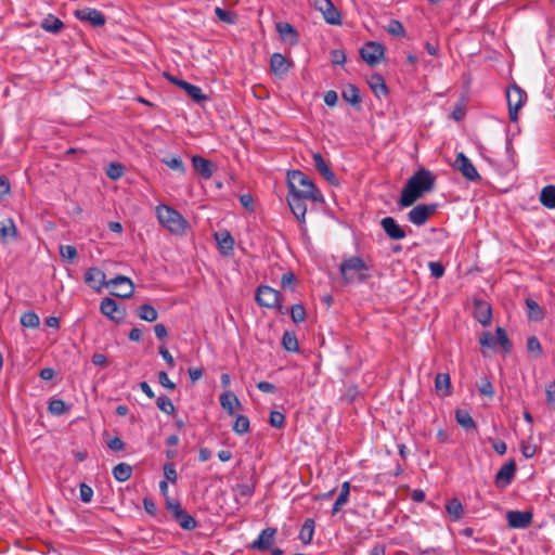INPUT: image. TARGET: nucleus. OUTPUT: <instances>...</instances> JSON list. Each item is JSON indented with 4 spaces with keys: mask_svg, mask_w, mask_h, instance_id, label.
Segmentation results:
<instances>
[{
    "mask_svg": "<svg viewBox=\"0 0 555 555\" xmlns=\"http://www.w3.org/2000/svg\"><path fill=\"white\" fill-rule=\"evenodd\" d=\"M446 509L453 521L460 520L464 515L463 505L456 498H453L447 502Z\"/></svg>",
    "mask_w": 555,
    "mask_h": 555,
    "instance_id": "29",
    "label": "nucleus"
},
{
    "mask_svg": "<svg viewBox=\"0 0 555 555\" xmlns=\"http://www.w3.org/2000/svg\"><path fill=\"white\" fill-rule=\"evenodd\" d=\"M516 474V463L511 460L505 463L495 474L494 483L498 488L504 489L511 485Z\"/></svg>",
    "mask_w": 555,
    "mask_h": 555,
    "instance_id": "16",
    "label": "nucleus"
},
{
    "mask_svg": "<svg viewBox=\"0 0 555 555\" xmlns=\"http://www.w3.org/2000/svg\"><path fill=\"white\" fill-rule=\"evenodd\" d=\"M0 238L2 243L18 238V230L12 218L0 220Z\"/></svg>",
    "mask_w": 555,
    "mask_h": 555,
    "instance_id": "23",
    "label": "nucleus"
},
{
    "mask_svg": "<svg viewBox=\"0 0 555 555\" xmlns=\"http://www.w3.org/2000/svg\"><path fill=\"white\" fill-rule=\"evenodd\" d=\"M21 324L24 327L37 328L40 324V319L36 312L28 311L22 314Z\"/></svg>",
    "mask_w": 555,
    "mask_h": 555,
    "instance_id": "41",
    "label": "nucleus"
},
{
    "mask_svg": "<svg viewBox=\"0 0 555 555\" xmlns=\"http://www.w3.org/2000/svg\"><path fill=\"white\" fill-rule=\"evenodd\" d=\"M545 395L547 403L555 404V382H552L546 386Z\"/></svg>",
    "mask_w": 555,
    "mask_h": 555,
    "instance_id": "64",
    "label": "nucleus"
},
{
    "mask_svg": "<svg viewBox=\"0 0 555 555\" xmlns=\"http://www.w3.org/2000/svg\"><path fill=\"white\" fill-rule=\"evenodd\" d=\"M85 283L96 292H101V289L105 286L107 287V281L105 280V273L95 267L89 268L85 272Z\"/></svg>",
    "mask_w": 555,
    "mask_h": 555,
    "instance_id": "19",
    "label": "nucleus"
},
{
    "mask_svg": "<svg viewBox=\"0 0 555 555\" xmlns=\"http://www.w3.org/2000/svg\"><path fill=\"white\" fill-rule=\"evenodd\" d=\"M237 498H250L255 492V486L251 483H238L234 488Z\"/></svg>",
    "mask_w": 555,
    "mask_h": 555,
    "instance_id": "50",
    "label": "nucleus"
},
{
    "mask_svg": "<svg viewBox=\"0 0 555 555\" xmlns=\"http://www.w3.org/2000/svg\"><path fill=\"white\" fill-rule=\"evenodd\" d=\"M314 533V520L312 518H307L301 526L298 538L305 544H309L313 539Z\"/></svg>",
    "mask_w": 555,
    "mask_h": 555,
    "instance_id": "33",
    "label": "nucleus"
},
{
    "mask_svg": "<svg viewBox=\"0 0 555 555\" xmlns=\"http://www.w3.org/2000/svg\"><path fill=\"white\" fill-rule=\"evenodd\" d=\"M276 528L268 527L263 529L258 538L250 544V548L264 552L271 548L274 544Z\"/></svg>",
    "mask_w": 555,
    "mask_h": 555,
    "instance_id": "17",
    "label": "nucleus"
},
{
    "mask_svg": "<svg viewBox=\"0 0 555 555\" xmlns=\"http://www.w3.org/2000/svg\"><path fill=\"white\" fill-rule=\"evenodd\" d=\"M80 500L85 503H89L93 496V490L87 483H81L79 487Z\"/></svg>",
    "mask_w": 555,
    "mask_h": 555,
    "instance_id": "60",
    "label": "nucleus"
},
{
    "mask_svg": "<svg viewBox=\"0 0 555 555\" xmlns=\"http://www.w3.org/2000/svg\"><path fill=\"white\" fill-rule=\"evenodd\" d=\"M282 345L287 351H297L299 348L295 334L289 332L283 334Z\"/></svg>",
    "mask_w": 555,
    "mask_h": 555,
    "instance_id": "45",
    "label": "nucleus"
},
{
    "mask_svg": "<svg viewBox=\"0 0 555 555\" xmlns=\"http://www.w3.org/2000/svg\"><path fill=\"white\" fill-rule=\"evenodd\" d=\"M508 116L512 122L518 120V111L527 101V93L518 85L513 83L506 90Z\"/></svg>",
    "mask_w": 555,
    "mask_h": 555,
    "instance_id": "7",
    "label": "nucleus"
},
{
    "mask_svg": "<svg viewBox=\"0 0 555 555\" xmlns=\"http://www.w3.org/2000/svg\"><path fill=\"white\" fill-rule=\"evenodd\" d=\"M75 16L82 22L90 23L93 27H102L106 22L105 15L101 11L91 8L77 10Z\"/></svg>",
    "mask_w": 555,
    "mask_h": 555,
    "instance_id": "18",
    "label": "nucleus"
},
{
    "mask_svg": "<svg viewBox=\"0 0 555 555\" xmlns=\"http://www.w3.org/2000/svg\"><path fill=\"white\" fill-rule=\"evenodd\" d=\"M215 14L223 23L234 24L236 22V14L222 8H215Z\"/></svg>",
    "mask_w": 555,
    "mask_h": 555,
    "instance_id": "48",
    "label": "nucleus"
},
{
    "mask_svg": "<svg viewBox=\"0 0 555 555\" xmlns=\"http://www.w3.org/2000/svg\"><path fill=\"white\" fill-rule=\"evenodd\" d=\"M540 202L548 209L555 208V185H546L541 190Z\"/></svg>",
    "mask_w": 555,
    "mask_h": 555,
    "instance_id": "31",
    "label": "nucleus"
},
{
    "mask_svg": "<svg viewBox=\"0 0 555 555\" xmlns=\"http://www.w3.org/2000/svg\"><path fill=\"white\" fill-rule=\"evenodd\" d=\"M527 350L535 358H540L543 353L542 346L535 336H530L527 339Z\"/></svg>",
    "mask_w": 555,
    "mask_h": 555,
    "instance_id": "47",
    "label": "nucleus"
},
{
    "mask_svg": "<svg viewBox=\"0 0 555 555\" xmlns=\"http://www.w3.org/2000/svg\"><path fill=\"white\" fill-rule=\"evenodd\" d=\"M343 99L352 104V105H358L360 104L361 102V96H360V93H359V89L354 86V85H348L344 90H343Z\"/></svg>",
    "mask_w": 555,
    "mask_h": 555,
    "instance_id": "37",
    "label": "nucleus"
},
{
    "mask_svg": "<svg viewBox=\"0 0 555 555\" xmlns=\"http://www.w3.org/2000/svg\"><path fill=\"white\" fill-rule=\"evenodd\" d=\"M176 520L179 522L182 529L184 530H193L196 528L197 522L193 516L185 513L184 511L177 515Z\"/></svg>",
    "mask_w": 555,
    "mask_h": 555,
    "instance_id": "40",
    "label": "nucleus"
},
{
    "mask_svg": "<svg viewBox=\"0 0 555 555\" xmlns=\"http://www.w3.org/2000/svg\"><path fill=\"white\" fill-rule=\"evenodd\" d=\"M491 308L489 305L483 301L475 302V318L480 324L483 326L489 325L491 322Z\"/></svg>",
    "mask_w": 555,
    "mask_h": 555,
    "instance_id": "28",
    "label": "nucleus"
},
{
    "mask_svg": "<svg viewBox=\"0 0 555 555\" xmlns=\"http://www.w3.org/2000/svg\"><path fill=\"white\" fill-rule=\"evenodd\" d=\"M63 27L64 23L52 14H49L41 23V28L51 34H59Z\"/></svg>",
    "mask_w": 555,
    "mask_h": 555,
    "instance_id": "30",
    "label": "nucleus"
},
{
    "mask_svg": "<svg viewBox=\"0 0 555 555\" xmlns=\"http://www.w3.org/2000/svg\"><path fill=\"white\" fill-rule=\"evenodd\" d=\"M315 9L319 10L326 23L331 25H340L341 16L331 0H317Z\"/></svg>",
    "mask_w": 555,
    "mask_h": 555,
    "instance_id": "14",
    "label": "nucleus"
},
{
    "mask_svg": "<svg viewBox=\"0 0 555 555\" xmlns=\"http://www.w3.org/2000/svg\"><path fill=\"white\" fill-rule=\"evenodd\" d=\"M289 313L294 323H301L306 320V310L302 305H293L291 307Z\"/></svg>",
    "mask_w": 555,
    "mask_h": 555,
    "instance_id": "49",
    "label": "nucleus"
},
{
    "mask_svg": "<svg viewBox=\"0 0 555 555\" xmlns=\"http://www.w3.org/2000/svg\"><path fill=\"white\" fill-rule=\"evenodd\" d=\"M339 272L346 284H362L370 278V267L358 256L345 259L339 264Z\"/></svg>",
    "mask_w": 555,
    "mask_h": 555,
    "instance_id": "3",
    "label": "nucleus"
},
{
    "mask_svg": "<svg viewBox=\"0 0 555 555\" xmlns=\"http://www.w3.org/2000/svg\"><path fill=\"white\" fill-rule=\"evenodd\" d=\"M435 388L438 392H441L443 396H449L451 393L450 375L446 373H438L435 378Z\"/></svg>",
    "mask_w": 555,
    "mask_h": 555,
    "instance_id": "32",
    "label": "nucleus"
},
{
    "mask_svg": "<svg viewBox=\"0 0 555 555\" xmlns=\"http://www.w3.org/2000/svg\"><path fill=\"white\" fill-rule=\"evenodd\" d=\"M48 410L53 415H62L66 413L69 408L62 399H53L49 402Z\"/></svg>",
    "mask_w": 555,
    "mask_h": 555,
    "instance_id": "44",
    "label": "nucleus"
},
{
    "mask_svg": "<svg viewBox=\"0 0 555 555\" xmlns=\"http://www.w3.org/2000/svg\"><path fill=\"white\" fill-rule=\"evenodd\" d=\"M155 212L159 223L172 234L183 235L189 228L185 218L168 205L160 204L156 206Z\"/></svg>",
    "mask_w": 555,
    "mask_h": 555,
    "instance_id": "4",
    "label": "nucleus"
},
{
    "mask_svg": "<svg viewBox=\"0 0 555 555\" xmlns=\"http://www.w3.org/2000/svg\"><path fill=\"white\" fill-rule=\"evenodd\" d=\"M478 390L481 395L489 397L490 399L494 396V389L491 382L487 378H483L478 386Z\"/></svg>",
    "mask_w": 555,
    "mask_h": 555,
    "instance_id": "56",
    "label": "nucleus"
},
{
    "mask_svg": "<svg viewBox=\"0 0 555 555\" xmlns=\"http://www.w3.org/2000/svg\"><path fill=\"white\" fill-rule=\"evenodd\" d=\"M137 315L143 321L154 322L157 320L158 313L152 305L144 304L138 308Z\"/></svg>",
    "mask_w": 555,
    "mask_h": 555,
    "instance_id": "36",
    "label": "nucleus"
},
{
    "mask_svg": "<svg viewBox=\"0 0 555 555\" xmlns=\"http://www.w3.org/2000/svg\"><path fill=\"white\" fill-rule=\"evenodd\" d=\"M163 472L165 476V480L175 483L177 481V470L176 466L172 462L165 463L163 466Z\"/></svg>",
    "mask_w": 555,
    "mask_h": 555,
    "instance_id": "54",
    "label": "nucleus"
},
{
    "mask_svg": "<svg viewBox=\"0 0 555 555\" xmlns=\"http://www.w3.org/2000/svg\"><path fill=\"white\" fill-rule=\"evenodd\" d=\"M166 78L173 85L183 89L194 102L202 103L207 100V96L199 87L169 74H166Z\"/></svg>",
    "mask_w": 555,
    "mask_h": 555,
    "instance_id": "13",
    "label": "nucleus"
},
{
    "mask_svg": "<svg viewBox=\"0 0 555 555\" xmlns=\"http://www.w3.org/2000/svg\"><path fill=\"white\" fill-rule=\"evenodd\" d=\"M526 307L528 309V317L530 320L539 321L543 318V312L541 307L533 299H526Z\"/></svg>",
    "mask_w": 555,
    "mask_h": 555,
    "instance_id": "39",
    "label": "nucleus"
},
{
    "mask_svg": "<svg viewBox=\"0 0 555 555\" xmlns=\"http://www.w3.org/2000/svg\"><path fill=\"white\" fill-rule=\"evenodd\" d=\"M520 451L526 459H531L537 452V446L530 442L521 441Z\"/></svg>",
    "mask_w": 555,
    "mask_h": 555,
    "instance_id": "58",
    "label": "nucleus"
},
{
    "mask_svg": "<svg viewBox=\"0 0 555 555\" xmlns=\"http://www.w3.org/2000/svg\"><path fill=\"white\" fill-rule=\"evenodd\" d=\"M331 61L333 64L343 65L346 62V54L343 50H333L331 52Z\"/></svg>",
    "mask_w": 555,
    "mask_h": 555,
    "instance_id": "63",
    "label": "nucleus"
},
{
    "mask_svg": "<svg viewBox=\"0 0 555 555\" xmlns=\"http://www.w3.org/2000/svg\"><path fill=\"white\" fill-rule=\"evenodd\" d=\"M380 227L390 240L399 241L406 236L404 229L400 227L396 219L392 217L383 218L380 220Z\"/></svg>",
    "mask_w": 555,
    "mask_h": 555,
    "instance_id": "20",
    "label": "nucleus"
},
{
    "mask_svg": "<svg viewBox=\"0 0 555 555\" xmlns=\"http://www.w3.org/2000/svg\"><path fill=\"white\" fill-rule=\"evenodd\" d=\"M192 165L195 169V171L203 178V179H210L212 176V164L210 160L199 156L194 155L192 157Z\"/></svg>",
    "mask_w": 555,
    "mask_h": 555,
    "instance_id": "24",
    "label": "nucleus"
},
{
    "mask_svg": "<svg viewBox=\"0 0 555 555\" xmlns=\"http://www.w3.org/2000/svg\"><path fill=\"white\" fill-rule=\"evenodd\" d=\"M348 499L349 494L339 492V495L333 505L332 515L337 514L343 508V506L348 502Z\"/></svg>",
    "mask_w": 555,
    "mask_h": 555,
    "instance_id": "62",
    "label": "nucleus"
},
{
    "mask_svg": "<svg viewBox=\"0 0 555 555\" xmlns=\"http://www.w3.org/2000/svg\"><path fill=\"white\" fill-rule=\"evenodd\" d=\"M455 420L460 426L467 430L476 428V423L467 411L457 410L455 413Z\"/></svg>",
    "mask_w": 555,
    "mask_h": 555,
    "instance_id": "38",
    "label": "nucleus"
},
{
    "mask_svg": "<svg viewBox=\"0 0 555 555\" xmlns=\"http://www.w3.org/2000/svg\"><path fill=\"white\" fill-rule=\"evenodd\" d=\"M360 54L365 63L374 66L378 64L384 56V47L380 43L370 41L361 48Z\"/></svg>",
    "mask_w": 555,
    "mask_h": 555,
    "instance_id": "12",
    "label": "nucleus"
},
{
    "mask_svg": "<svg viewBox=\"0 0 555 555\" xmlns=\"http://www.w3.org/2000/svg\"><path fill=\"white\" fill-rule=\"evenodd\" d=\"M436 182V176L428 169L421 168L406 181L401 191L399 205L412 206L424 193L430 192Z\"/></svg>",
    "mask_w": 555,
    "mask_h": 555,
    "instance_id": "1",
    "label": "nucleus"
},
{
    "mask_svg": "<svg viewBox=\"0 0 555 555\" xmlns=\"http://www.w3.org/2000/svg\"><path fill=\"white\" fill-rule=\"evenodd\" d=\"M292 65H293V62L288 61L281 53H273L270 57V67H271L272 73L275 76L282 77V76L286 75Z\"/></svg>",
    "mask_w": 555,
    "mask_h": 555,
    "instance_id": "21",
    "label": "nucleus"
},
{
    "mask_svg": "<svg viewBox=\"0 0 555 555\" xmlns=\"http://www.w3.org/2000/svg\"><path fill=\"white\" fill-rule=\"evenodd\" d=\"M495 336L491 332H483L479 338L482 354H486V349H494L500 346L505 352L512 349V343L503 327H496Z\"/></svg>",
    "mask_w": 555,
    "mask_h": 555,
    "instance_id": "5",
    "label": "nucleus"
},
{
    "mask_svg": "<svg viewBox=\"0 0 555 555\" xmlns=\"http://www.w3.org/2000/svg\"><path fill=\"white\" fill-rule=\"evenodd\" d=\"M163 163L166 164L172 170H176L180 173L185 172V166L179 156L163 158Z\"/></svg>",
    "mask_w": 555,
    "mask_h": 555,
    "instance_id": "52",
    "label": "nucleus"
},
{
    "mask_svg": "<svg viewBox=\"0 0 555 555\" xmlns=\"http://www.w3.org/2000/svg\"><path fill=\"white\" fill-rule=\"evenodd\" d=\"M232 429L237 435H244L249 430V420L245 415H237Z\"/></svg>",
    "mask_w": 555,
    "mask_h": 555,
    "instance_id": "43",
    "label": "nucleus"
},
{
    "mask_svg": "<svg viewBox=\"0 0 555 555\" xmlns=\"http://www.w3.org/2000/svg\"><path fill=\"white\" fill-rule=\"evenodd\" d=\"M113 476L117 481H127L132 475V467L127 463H119L113 468Z\"/></svg>",
    "mask_w": 555,
    "mask_h": 555,
    "instance_id": "34",
    "label": "nucleus"
},
{
    "mask_svg": "<svg viewBox=\"0 0 555 555\" xmlns=\"http://www.w3.org/2000/svg\"><path fill=\"white\" fill-rule=\"evenodd\" d=\"M269 423L274 428H282L285 424V416L279 411H271Z\"/></svg>",
    "mask_w": 555,
    "mask_h": 555,
    "instance_id": "55",
    "label": "nucleus"
},
{
    "mask_svg": "<svg viewBox=\"0 0 555 555\" xmlns=\"http://www.w3.org/2000/svg\"><path fill=\"white\" fill-rule=\"evenodd\" d=\"M100 311L115 323L122 322L127 314L126 309L109 297L102 299L100 304Z\"/></svg>",
    "mask_w": 555,
    "mask_h": 555,
    "instance_id": "10",
    "label": "nucleus"
},
{
    "mask_svg": "<svg viewBox=\"0 0 555 555\" xmlns=\"http://www.w3.org/2000/svg\"><path fill=\"white\" fill-rule=\"evenodd\" d=\"M216 240L218 241V245H219L220 248H222L224 250H232L233 249L234 240L230 235V233H228V232L217 233L216 234Z\"/></svg>",
    "mask_w": 555,
    "mask_h": 555,
    "instance_id": "46",
    "label": "nucleus"
},
{
    "mask_svg": "<svg viewBox=\"0 0 555 555\" xmlns=\"http://www.w3.org/2000/svg\"><path fill=\"white\" fill-rule=\"evenodd\" d=\"M255 299L260 307L278 309L281 314H284L287 311V309H284L281 304V294L270 286H258L255 294Z\"/></svg>",
    "mask_w": 555,
    "mask_h": 555,
    "instance_id": "6",
    "label": "nucleus"
},
{
    "mask_svg": "<svg viewBox=\"0 0 555 555\" xmlns=\"http://www.w3.org/2000/svg\"><path fill=\"white\" fill-rule=\"evenodd\" d=\"M288 206L300 224L306 223L307 205L305 203L308 197H304L298 194L288 193L287 197Z\"/></svg>",
    "mask_w": 555,
    "mask_h": 555,
    "instance_id": "15",
    "label": "nucleus"
},
{
    "mask_svg": "<svg viewBox=\"0 0 555 555\" xmlns=\"http://www.w3.org/2000/svg\"><path fill=\"white\" fill-rule=\"evenodd\" d=\"M437 208V204H418L409 211L408 219L411 223L421 227L428 221Z\"/></svg>",
    "mask_w": 555,
    "mask_h": 555,
    "instance_id": "11",
    "label": "nucleus"
},
{
    "mask_svg": "<svg viewBox=\"0 0 555 555\" xmlns=\"http://www.w3.org/2000/svg\"><path fill=\"white\" fill-rule=\"evenodd\" d=\"M276 31L283 40L288 41L291 44H296L298 42V33L289 23H278Z\"/></svg>",
    "mask_w": 555,
    "mask_h": 555,
    "instance_id": "26",
    "label": "nucleus"
},
{
    "mask_svg": "<svg viewBox=\"0 0 555 555\" xmlns=\"http://www.w3.org/2000/svg\"><path fill=\"white\" fill-rule=\"evenodd\" d=\"M106 176L112 180H118L124 175V167L119 163H111L106 170Z\"/></svg>",
    "mask_w": 555,
    "mask_h": 555,
    "instance_id": "51",
    "label": "nucleus"
},
{
    "mask_svg": "<svg viewBox=\"0 0 555 555\" xmlns=\"http://www.w3.org/2000/svg\"><path fill=\"white\" fill-rule=\"evenodd\" d=\"M156 405L162 412H164L168 415H172L176 412V408H175L171 399L167 396L158 397L156 400Z\"/></svg>",
    "mask_w": 555,
    "mask_h": 555,
    "instance_id": "42",
    "label": "nucleus"
},
{
    "mask_svg": "<svg viewBox=\"0 0 555 555\" xmlns=\"http://www.w3.org/2000/svg\"><path fill=\"white\" fill-rule=\"evenodd\" d=\"M312 158L318 171L325 178L326 181H328L331 184H335L337 181L336 176L326 164L322 155L320 153H314Z\"/></svg>",
    "mask_w": 555,
    "mask_h": 555,
    "instance_id": "25",
    "label": "nucleus"
},
{
    "mask_svg": "<svg viewBox=\"0 0 555 555\" xmlns=\"http://www.w3.org/2000/svg\"><path fill=\"white\" fill-rule=\"evenodd\" d=\"M506 518L509 527L526 528L531 522L532 514L529 512L509 511Z\"/></svg>",
    "mask_w": 555,
    "mask_h": 555,
    "instance_id": "22",
    "label": "nucleus"
},
{
    "mask_svg": "<svg viewBox=\"0 0 555 555\" xmlns=\"http://www.w3.org/2000/svg\"><path fill=\"white\" fill-rule=\"evenodd\" d=\"M107 287L111 288V294L115 297L128 299L133 295L134 285L132 281L124 275H117L107 281Z\"/></svg>",
    "mask_w": 555,
    "mask_h": 555,
    "instance_id": "8",
    "label": "nucleus"
},
{
    "mask_svg": "<svg viewBox=\"0 0 555 555\" xmlns=\"http://www.w3.org/2000/svg\"><path fill=\"white\" fill-rule=\"evenodd\" d=\"M158 383L166 389L172 391L176 389V384L170 380L165 371L158 372Z\"/></svg>",
    "mask_w": 555,
    "mask_h": 555,
    "instance_id": "59",
    "label": "nucleus"
},
{
    "mask_svg": "<svg viewBox=\"0 0 555 555\" xmlns=\"http://www.w3.org/2000/svg\"><path fill=\"white\" fill-rule=\"evenodd\" d=\"M219 400L222 409L230 415H234L235 409H241L242 406L237 397L231 391L221 393Z\"/></svg>",
    "mask_w": 555,
    "mask_h": 555,
    "instance_id": "27",
    "label": "nucleus"
},
{
    "mask_svg": "<svg viewBox=\"0 0 555 555\" xmlns=\"http://www.w3.org/2000/svg\"><path fill=\"white\" fill-rule=\"evenodd\" d=\"M60 256L67 261H73L77 257V249L73 245H60Z\"/></svg>",
    "mask_w": 555,
    "mask_h": 555,
    "instance_id": "53",
    "label": "nucleus"
},
{
    "mask_svg": "<svg viewBox=\"0 0 555 555\" xmlns=\"http://www.w3.org/2000/svg\"><path fill=\"white\" fill-rule=\"evenodd\" d=\"M453 167L470 182H479L481 180V176L477 171L476 167L463 152H459L456 154Z\"/></svg>",
    "mask_w": 555,
    "mask_h": 555,
    "instance_id": "9",
    "label": "nucleus"
},
{
    "mask_svg": "<svg viewBox=\"0 0 555 555\" xmlns=\"http://www.w3.org/2000/svg\"><path fill=\"white\" fill-rule=\"evenodd\" d=\"M370 86L374 92V94L378 98L385 96L388 93L387 86L385 80L380 75H373L370 80Z\"/></svg>",
    "mask_w": 555,
    "mask_h": 555,
    "instance_id": "35",
    "label": "nucleus"
},
{
    "mask_svg": "<svg viewBox=\"0 0 555 555\" xmlns=\"http://www.w3.org/2000/svg\"><path fill=\"white\" fill-rule=\"evenodd\" d=\"M387 31L393 36H403L404 35V27L401 24V22L397 20L390 21Z\"/></svg>",
    "mask_w": 555,
    "mask_h": 555,
    "instance_id": "57",
    "label": "nucleus"
},
{
    "mask_svg": "<svg viewBox=\"0 0 555 555\" xmlns=\"http://www.w3.org/2000/svg\"><path fill=\"white\" fill-rule=\"evenodd\" d=\"M288 193H294L308 197L314 203H322L324 197L321 191L309 179V177L300 170H292L287 172Z\"/></svg>",
    "mask_w": 555,
    "mask_h": 555,
    "instance_id": "2",
    "label": "nucleus"
},
{
    "mask_svg": "<svg viewBox=\"0 0 555 555\" xmlns=\"http://www.w3.org/2000/svg\"><path fill=\"white\" fill-rule=\"evenodd\" d=\"M428 267L430 270V274L436 279H439L444 274V267L442 266L441 262L431 261L429 262Z\"/></svg>",
    "mask_w": 555,
    "mask_h": 555,
    "instance_id": "61",
    "label": "nucleus"
}]
</instances>
